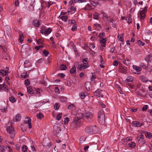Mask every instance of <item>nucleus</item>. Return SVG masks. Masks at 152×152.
<instances>
[{"label": "nucleus", "instance_id": "60", "mask_svg": "<svg viewBox=\"0 0 152 152\" xmlns=\"http://www.w3.org/2000/svg\"><path fill=\"white\" fill-rule=\"evenodd\" d=\"M127 85L131 89L134 88V86L132 85L131 83H127Z\"/></svg>", "mask_w": 152, "mask_h": 152}, {"label": "nucleus", "instance_id": "48", "mask_svg": "<svg viewBox=\"0 0 152 152\" xmlns=\"http://www.w3.org/2000/svg\"><path fill=\"white\" fill-rule=\"evenodd\" d=\"M22 149L23 151V152H26L27 149V147L26 145L23 146L22 147Z\"/></svg>", "mask_w": 152, "mask_h": 152}, {"label": "nucleus", "instance_id": "49", "mask_svg": "<svg viewBox=\"0 0 152 152\" xmlns=\"http://www.w3.org/2000/svg\"><path fill=\"white\" fill-rule=\"evenodd\" d=\"M140 66L143 67V68L144 69H145L147 68V67L145 65V64L144 63H141L140 64Z\"/></svg>", "mask_w": 152, "mask_h": 152}, {"label": "nucleus", "instance_id": "13", "mask_svg": "<svg viewBox=\"0 0 152 152\" xmlns=\"http://www.w3.org/2000/svg\"><path fill=\"white\" fill-rule=\"evenodd\" d=\"M31 121V119L28 117L26 118L24 121V123L25 124H28V127L29 129H31L32 127Z\"/></svg>", "mask_w": 152, "mask_h": 152}, {"label": "nucleus", "instance_id": "53", "mask_svg": "<svg viewBox=\"0 0 152 152\" xmlns=\"http://www.w3.org/2000/svg\"><path fill=\"white\" fill-rule=\"evenodd\" d=\"M86 96V95H85L84 93L83 92L81 93L80 94V98L82 99L84 98Z\"/></svg>", "mask_w": 152, "mask_h": 152}, {"label": "nucleus", "instance_id": "4", "mask_svg": "<svg viewBox=\"0 0 152 152\" xmlns=\"http://www.w3.org/2000/svg\"><path fill=\"white\" fill-rule=\"evenodd\" d=\"M84 118L87 122H89L92 121H93L92 114L90 112H86L84 116Z\"/></svg>", "mask_w": 152, "mask_h": 152}, {"label": "nucleus", "instance_id": "44", "mask_svg": "<svg viewBox=\"0 0 152 152\" xmlns=\"http://www.w3.org/2000/svg\"><path fill=\"white\" fill-rule=\"evenodd\" d=\"M137 43L139 45H142V46H143L145 44V43L144 42H143L140 40H139L137 41Z\"/></svg>", "mask_w": 152, "mask_h": 152}, {"label": "nucleus", "instance_id": "18", "mask_svg": "<svg viewBox=\"0 0 152 152\" xmlns=\"http://www.w3.org/2000/svg\"><path fill=\"white\" fill-rule=\"evenodd\" d=\"M123 63L126 66H128L131 64V61L130 59H124L123 61Z\"/></svg>", "mask_w": 152, "mask_h": 152}, {"label": "nucleus", "instance_id": "63", "mask_svg": "<svg viewBox=\"0 0 152 152\" xmlns=\"http://www.w3.org/2000/svg\"><path fill=\"white\" fill-rule=\"evenodd\" d=\"M55 91L56 93L57 94H59L60 93V91L58 87H56L55 89Z\"/></svg>", "mask_w": 152, "mask_h": 152}, {"label": "nucleus", "instance_id": "29", "mask_svg": "<svg viewBox=\"0 0 152 152\" xmlns=\"http://www.w3.org/2000/svg\"><path fill=\"white\" fill-rule=\"evenodd\" d=\"M76 71V68L75 66H74L71 69L70 72L71 74L74 73Z\"/></svg>", "mask_w": 152, "mask_h": 152}, {"label": "nucleus", "instance_id": "54", "mask_svg": "<svg viewBox=\"0 0 152 152\" xmlns=\"http://www.w3.org/2000/svg\"><path fill=\"white\" fill-rule=\"evenodd\" d=\"M59 105L58 103H56L54 105V108L55 110H58L59 109Z\"/></svg>", "mask_w": 152, "mask_h": 152}, {"label": "nucleus", "instance_id": "31", "mask_svg": "<svg viewBox=\"0 0 152 152\" xmlns=\"http://www.w3.org/2000/svg\"><path fill=\"white\" fill-rule=\"evenodd\" d=\"M86 137L84 136H82L80 139V143H82L86 140Z\"/></svg>", "mask_w": 152, "mask_h": 152}, {"label": "nucleus", "instance_id": "23", "mask_svg": "<svg viewBox=\"0 0 152 152\" xmlns=\"http://www.w3.org/2000/svg\"><path fill=\"white\" fill-rule=\"evenodd\" d=\"M7 72L4 69H1L0 70V75L4 77L6 75Z\"/></svg>", "mask_w": 152, "mask_h": 152}, {"label": "nucleus", "instance_id": "24", "mask_svg": "<svg viewBox=\"0 0 152 152\" xmlns=\"http://www.w3.org/2000/svg\"><path fill=\"white\" fill-rule=\"evenodd\" d=\"M21 118V115L20 114H18L15 116V120L16 121H19Z\"/></svg>", "mask_w": 152, "mask_h": 152}, {"label": "nucleus", "instance_id": "2", "mask_svg": "<svg viewBox=\"0 0 152 152\" xmlns=\"http://www.w3.org/2000/svg\"><path fill=\"white\" fill-rule=\"evenodd\" d=\"M7 132L9 134L10 137L12 138H13L15 135V130L13 126L11 123L10 126L7 127L6 128Z\"/></svg>", "mask_w": 152, "mask_h": 152}, {"label": "nucleus", "instance_id": "15", "mask_svg": "<svg viewBox=\"0 0 152 152\" xmlns=\"http://www.w3.org/2000/svg\"><path fill=\"white\" fill-rule=\"evenodd\" d=\"M89 1L91 4L94 6H96L99 3L98 0H89Z\"/></svg>", "mask_w": 152, "mask_h": 152}, {"label": "nucleus", "instance_id": "25", "mask_svg": "<svg viewBox=\"0 0 152 152\" xmlns=\"http://www.w3.org/2000/svg\"><path fill=\"white\" fill-rule=\"evenodd\" d=\"M72 49L74 51L75 53L76 56H79L78 53L77 51L76 46H75L74 45V46H73Z\"/></svg>", "mask_w": 152, "mask_h": 152}, {"label": "nucleus", "instance_id": "55", "mask_svg": "<svg viewBox=\"0 0 152 152\" xmlns=\"http://www.w3.org/2000/svg\"><path fill=\"white\" fill-rule=\"evenodd\" d=\"M93 18L94 19H98V14L97 13H95V14L93 15Z\"/></svg>", "mask_w": 152, "mask_h": 152}, {"label": "nucleus", "instance_id": "21", "mask_svg": "<svg viewBox=\"0 0 152 152\" xmlns=\"http://www.w3.org/2000/svg\"><path fill=\"white\" fill-rule=\"evenodd\" d=\"M33 24L35 27H39L40 25V21L38 20H36L34 21Z\"/></svg>", "mask_w": 152, "mask_h": 152}, {"label": "nucleus", "instance_id": "6", "mask_svg": "<svg viewBox=\"0 0 152 152\" xmlns=\"http://www.w3.org/2000/svg\"><path fill=\"white\" fill-rule=\"evenodd\" d=\"M133 70H132V72L135 74H139V72L142 70V68L141 67L134 65L133 66Z\"/></svg>", "mask_w": 152, "mask_h": 152}, {"label": "nucleus", "instance_id": "36", "mask_svg": "<svg viewBox=\"0 0 152 152\" xmlns=\"http://www.w3.org/2000/svg\"><path fill=\"white\" fill-rule=\"evenodd\" d=\"M67 17L66 16L63 15L61 16L60 18L61 19V20L65 22H66L67 20Z\"/></svg>", "mask_w": 152, "mask_h": 152}, {"label": "nucleus", "instance_id": "28", "mask_svg": "<svg viewBox=\"0 0 152 152\" xmlns=\"http://www.w3.org/2000/svg\"><path fill=\"white\" fill-rule=\"evenodd\" d=\"M145 135L146 138L149 139H151L152 137L151 134L150 132H147L146 133Z\"/></svg>", "mask_w": 152, "mask_h": 152}, {"label": "nucleus", "instance_id": "34", "mask_svg": "<svg viewBox=\"0 0 152 152\" xmlns=\"http://www.w3.org/2000/svg\"><path fill=\"white\" fill-rule=\"evenodd\" d=\"M66 68V65L63 64L61 65L60 67V69L62 70H65Z\"/></svg>", "mask_w": 152, "mask_h": 152}, {"label": "nucleus", "instance_id": "52", "mask_svg": "<svg viewBox=\"0 0 152 152\" xmlns=\"http://www.w3.org/2000/svg\"><path fill=\"white\" fill-rule=\"evenodd\" d=\"M8 152H12V149L10 146H7V149Z\"/></svg>", "mask_w": 152, "mask_h": 152}, {"label": "nucleus", "instance_id": "35", "mask_svg": "<svg viewBox=\"0 0 152 152\" xmlns=\"http://www.w3.org/2000/svg\"><path fill=\"white\" fill-rule=\"evenodd\" d=\"M68 23L69 24H74L76 23V21L74 20H69L68 21Z\"/></svg>", "mask_w": 152, "mask_h": 152}, {"label": "nucleus", "instance_id": "12", "mask_svg": "<svg viewBox=\"0 0 152 152\" xmlns=\"http://www.w3.org/2000/svg\"><path fill=\"white\" fill-rule=\"evenodd\" d=\"M4 31L8 36L11 35V31L10 27L9 26L5 27L4 28Z\"/></svg>", "mask_w": 152, "mask_h": 152}, {"label": "nucleus", "instance_id": "56", "mask_svg": "<svg viewBox=\"0 0 152 152\" xmlns=\"http://www.w3.org/2000/svg\"><path fill=\"white\" fill-rule=\"evenodd\" d=\"M132 140V137H127L126 138L125 140L124 141H131Z\"/></svg>", "mask_w": 152, "mask_h": 152}, {"label": "nucleus", "instance_id": "50", "mask_svg": "<svg viewBox=\"0 0 152 152\" xmlns=\"http://www.w3.org/2000/svg\"><path fill=\"white\" fill-rule=\"evenodd\" d=\"M70 5L71 6L70 8L71 10L74 11L75 12L76 11V8L74 7V4L72 5V4H70Z\"/></svg>", "mask_w": 152, "mask_h": 152}, {"label": "nucleus", "instance_id": "59", "mask_svg": "<svg viewBox=\"0 0 152 152\" xmlns=\"http://www.w3.org/2000/svg\"><path fill=\"white\" fill-rule=\"evenodd\" d=\"M99 104L102 108H104L106 107L105 104L102 102H99Z\"/></svg>", "mask_w": 152, "mask_h": 152}, {"label": "nucleus", "instance_id": "61", "mask_svg": "<svg viewBox=\"0 0 152 152\" xmlns=\"http://www.w3.org/2000/svg\"><path fill=\"white\" fill-rule=\"evenodd\" d=\"M115 48L114 47H112L110 48V51L111 53H113L115 52Z\"/></svg>", "mask_w": 152, "mask_h": 152}, {"label": "nucleus", "instance_id": "32", "mask_svg": "<svg viewBox=\"0 0 152 152\" xmlns=\"http://www.w3.org/2000/svg\"><path fill=\"white\" fill-rule=\"evenodd\" d=\"M28 92L30 94H33L34 91L30 87H28L27 88Z\"/></svg>", "mask_w": 152, "mask_h": 152}, {"label": "nucleus", "instance_id": "19", "mask_svg": "<svg viewBox=\"0 0 152 152\" xmlns=\"http://www.w3.org/2000/svg\"><path fill=\"white\" fill-rule=\"evenodd\" d=\"M100 42L102 46L105 47L106 42V39L105 38H103L100 40Z\"/></svg>", "mask_w": 152, "mask_h": 152}, {"label": "nucleus", "instance_id": "45", "mask_svg": "<svg viewBox=\"0 0 152 152\" xmlns=\"http://www.w3.org/2000/svg\"><path fill=\"white\" fill-rule=\"evenodd\" d=\"M77 28V25L75 23L74 24H73V26L72 28L71 29L73 31H75L76 30Z\"/></svg>", "mask_w": 152, "mask_h": 152}, {"label": "nucleus", "instance_id": "22", "mask_svg": "<svg viewBox=\"0 0 152 152\" xmlns=\"http://www.w3.org/2000/svg\"><path fill=\"white\" fill-rule=\"evenodd\" d=\"M140 80L143 82H147L148 81V80L144 76H141L140 77Z\"/></svg>", "mask_w": 152, "mask_h": 152}, {"label": "nucleus", "instance_id": "57", "mask_svg": "<svg viewBox=\"0 0 152 152\" xmlns=\"http://www.w3.org/2000/svg\"><path fill=\"white\" fill-rule=\"evenodd\" d=\"M75 106L74 105L72 104H70L68 106L67 108L69 109H71L73 108Z\"/></svg>", "mask_w": 152, "mask_h": 152}, {"label": "nucleus", "instance_id": "9", "mask_svg": "<svg viewBox=\"0 0 152 152\" xmlns=\"http://www.w3.org/2000/svg\"><path fill=\"white\" fill-rule=\"evenodd\" d=\"M6 42L5 40L2 38H0V47L3 50L5 51Z\"/></svg>", "mask_w": 152, "mask_h": 152}, {"label": "nucleus", "instance_id": "39", "mask_svg": "<svg viewBox=\"0 0 152 152\" xmlns=\"http://www.w3.org/2000/svg\"><path fill=\"white\" fill-rule=\"evenodd\" d=\"M24 39V37L23 35L22 34H20L19 37V38L18 39L19 41L20 42H22L23 41Z\"/></svg>", "mask_w": 152, "mask_h": 152}, {"label": "nucleus", "instance_id": "37", "mask_svg": "<svg viewBox=\"0 0 152 152\" xmlns=\"http://www.w3.org/2000/svg\"><path fill=\"white\" fill-rule=\"evenodd\" d=\"M42 53L45 56H47L49 54V53L46 50H44L42 51Z\"/></svg>", "mask_w": 152, "mask_h": 152}, {"label": "nucleus", "instance_id": "47", "mask_svg": "<svg viewBox=\"0 0 152 152\" xmlns=\"http://www.w3.org/2000/svg\"><path fill=\"white\" fill-rule=\"evenodd\" d=\"M92 77L91 78V81L94 80L96 78L95 75L93 73H92Z\"/></svg>", "mask_w": 152, "mask_h": 152}, {"label": "nucleus", "instance_id": "3", "mask_svg": "<svg viewBox=\"0 0 152 152\" xmlns=\"http://www.w3.org/2000/svg\"><path fill=\"white\" fill-rule=\"evenodd\" d=\"M98 117L99 123L101 124H104L105 122V117L103 111H100L99 112Z\"/></svg>", "mask_w": 152, "mask_h": 152}, {"label": "nucleus", "instance_id": "62", "mask_svg": "<svg viewBox=\"0 0 152 152\" xmlns=\"http://www.w3.org/2000/svg\"><path fill=\"white\" fill-rule=\"evenodd\" d=\"M61 100L63 102H65L66 100V97H61Z\"/></svg>", "mask_w": 152, "mask_h": 152}, {"label": "nucleus", "instance_id": "10", "mask_svg": "<svg viewBox=\"0 0 152 152\" xmlns=\"http://www.w3.org/2000/svg\"><path fill=\"white\" fill-rule=\"evenodd\" d=\"M147 12V10H143L139 12V15L141 20H143L145 18V13Z\"/></svg>", "mask_w": 152, "mask_h": 152}, {"label": "nucleus", "instance_id": "5", "mask_svg": "<svg viewBox=\"0 0 152 152\" xmlns=\"http://www.w3.org/2000/svg\"><path fill=\"white\" fill-rule=\"evenodd\" d=\"M80 119L78 117L74 118L72 121V125H75L77 127H79L81 125Z\"/></svg>", "mask_w": 152, "mask_h": 152}, {"label": "nucleus", "instance_id": "58", "mask_svg": "<svg viewBox=\"0 0 152 152\" xmlns=\"http://www.w3.org/2000/svg\"><path fill=\"white\" fill-rule=\"evenodd\" d=\"M105 33L104 32H102L99 34V38H102L103 37H104L105 35Z\"/></svg>", "mask_w": 152, "mask_h": 152}, {"label": "nucleus", "instance_id": "41", "mask_svg": "<svg viewBox=\"0 0 152 152\" xmlns=\"http://www.w3.org/2000/svg\"><path fill=\"white\" fill-rule=\"evenodd\" d=\"M27 76V74L26 72L25 73H23L21 75V77L24 78H26Z\"/></svg>", "mask_w": 152, "mask_h": 152}, {"label": "nucleus", "instance_id": "64", "mask_svg": "<svg viewBox=\"0 0 152 152\" xmlns=\"http://www.w3.org/2000/svg\"><path fill=\"white\" fill-rule=\"evenodd\" d=\"M148 106L147 105H145L143 106L142 109V110L143 111L146 110L148 109Z\"/></svg>", "mask_w": 152, "mask_h": 152}, {"label": "nucleus", "instance_id": "46", "mask_svg": "<svg viewBox=\"0 0 152 152\" xmlns=\"http://www.w3.org/2000/svg\"><path fill=\"white\" fill-rule=\"evenodd\" d=\"M35 90L36 91L37 93L39 94H40L42 91V89H41L39 88H36Z\"/></svg>", "mask_w": 152, "mask_h": 152}, {"label": "nucleus", "instance_id": "40", "mask_svg": "<svg viewBox=\"0 0 152 152\" xmlns=\"http://www.w3.org/2000/svg\"><path fill=\"white\" fill-rule=\"evenodd\" d=\"M9 99L10 102H16V100L15 97L13 96H12L11 97H10L9 98Z\"/></svg>", "mask_w": 152, "mask_h": 152}, {"label": "nucleus", "instance_id": "1", "mask_svg": "<svg viewBox=\"0 0 152 152\" xmlns=\"http://www.w3.org/2000/svg\"><path fill=\"white\" fill-rule=\"evenodd\" d=\"M85 131L87 134H94L98 132V129L97 127L95 126H89L85 128Z\"/></svg>", "mask_w": 152, "mask_h": 152}, {"label": "nucleus", "instance_id": "14", "mask_svg": "<svg viewBox=\"0 0 152 152\" xmlns=\"http://www.w3.org/2000/svg\"><path fill=\"white\" fill-rule=\"evenodd\" d=\"M132 124L135 127H140L143 125L142 124H140V122L136 121H133L132 123Z\"/></svg>", "mask_w": 152, "mask_h": 152}, {"label": "nucleus", "instance_id": "33", "mask_svg": "<svg viewBox=\"0 0 152 152\" xmlns=\"http://www.w3.org/2000/svg\"><path fill=\"white\" fill-rule=\"evenodd\" d=\"M128 146L129 147L131 148H133L136 146V144L134 142H131L130 143H129L128 144Z\"/></svg>", "mask_w": 152, "mask_h": 152}, {"label": "nucleus", "instance_id": "20", "mask_svg": "<svg viewBox=\"0 0 152 152\" xmlns=\"http://www.w3.org/2000/svg\"><path fill=\"white\" fill-rule=\"evenodd\" d=\"M7 146H1L0 151V152H7Z\"/></svg>", "mask_w": 152, "mask_h": 152}, {"label": "nucleus", "instance_id": "11", "mask_svg": "<svg viewBox=\"0 0 152 152\" xmlns=\"http://www.w3.org/2000/svg\"><path fill=\"white\" fill-rule=\"evenodd\" d=\"M119 70L120 72L126 74L127 72V68L124 66H121L119 67Z\"/></svg>", "mask_w": 152, "mask_h": 152}, {"label": "nucleus", "instance_id": "30", "mask_svg": "<svg viewBox=\"0 0 152 152\" xmlns=\"http://www.w3.org/2000/svg\"><path fill=\"white\" fill-rule=\"evenodd\" d=\"M133 77L132 76H129L126 79V80L128 82H132L133 81Z\"/></svg>", "mask_w": 152, "mask_h": 152}, {"label": "nucleus", "instance_id": "42", "mask_svg": "<svg viewBox=\"0 0 152 152\" xmlns=\"http://www.w3.org/2000/svg\"><path fill=\"white\" fill-rule=\"evenodd\" d=\"M2 87L5 91L7 92H8V90L7 88V86L6 84H5L4 83L3 84Z\"/></svg>", "mask_w": 152, "mask_h": 152}, {"label": "nucleus", "instance_id": "8", "mask_svg": "<svg viewBox=\"0 0 152 152\" xmlns=\"http://www.w3.org/2000/svg\"><path fill=\"white\" fill-rule=\"evenodd\" d=\"M79 69L80 70H83L89 66V64L88 63H83L81 64H79L78 65Z\"/></svg>", "mask_w": 152, "mask_h": 152}, {"label": "nucleus", "instance_id": "16", "mask_svg": "<svg viewBox=\"0 0 152 152\" xmlns=\"http://www.w3.org/2000/svg\"><path fill=\"white\" fill-rule=\"evenodd\" d=\"M44 29L45 35H47L49 34L52 31V29L50 28H49L48 29L45 28H44Z\"/></svg>", "mask_w": 152, "mask_h": 152}, {"label": "nucleus", "instance_id": "27", "mask_svg": "<svg viewBox=\"0 0 152 152\" xmlns=\"http://www.w3.org/2000/svg\"><path fill=\"white\" fill-rule=\"evenodd\" d=\"M37 118L39 119H41L44 117L42 113L40 112H39L38 113H37Z\"/></svg>", "mask_w": 152, "mask_h": 152}, {"label": "nucleus", "instance_id": "43", "mask_svg": "<svg viewBox=\"0 0 152 152\" xmlns=\"http://www.w3.org/2000/svg\"><path fill=\"white\" fill-rule=\"evenodd\" d=\"M65 84L66 86H70L71 85V83L68 80H66L65 82Z\"/></svg>", "mask_w": 152, "mask_h": 152}, {"label": "nucleus", "instance_id": "38", "mask_svg": "<svg viewBox=\"0 0 152 152\" xmlns=\"http://www.w3.org/2000/svg\"><path fill=\"white\" fill-rule=\"evenodd\" d=\"M62 114V113H59L57 116V117L56 118V119L58 120H60L61 118Z\"/></svg>", "mask_w": 152, "mask_h": 152}, {"label": "nucleus", "instance_id": "51", "mask_svg": "<svg viewBox=\"0 0 152 152\" xmlns=\"http://www.w3.org/2000/svg\"><path fill=\"white\" fill-rule=\"evenodd\" d=\"M30 83L29 80L28 79L26 80L25 81V84L26 86L28 85Z\"/></svg>", "mask_w": 152, "mask_h": 152}, {"label": "nucleus", "instance_id": "26", "mask_svg": "<svg viewBox=\"0 0 152 152\" xmlns=\"http://www.w3.org/2000/svg\"><path fill=\"white\" fill-rule=\"evenodd\" d=\"M101 91L102 90H100L99 89H97L94 93V95L96 96L100 95V93Z\"/></svg>", "mask_w": 152, "mask_h": 152}, {"label": "nucleus", "instance_id": "7", "mask_svg": "<svg viewBox=\"0 0 152 152\" xmlns=\"http://www.w3.org/2000/svg\"><path fill=\"white\" fill-rule=\"evenodd\" d=\"M152 56L150 55L147 56L145 58V60L147 61H148V66H151L150 69L152 70Z\"/></svg>", "mask_w": 152, "mask_h": 152}, {"label": "nucleus", "instance_id": "17", "mask_svg": "<svg viewBox=\"0 0 152 152\" xmlns=\"http://www.w3.org/2000/svg\"><path fill=\"white\" fill-rule=\"evenodd\" d=\"M137 140L139 144L141 145L144 144L145 141L143 138H140V137H137Z\"/></svg>", "mask_w": 152, "mask_h": 152}]
</instances>
